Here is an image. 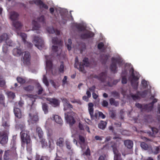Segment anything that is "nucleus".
<instances>
[{"instance_id": "1", "label": "nucleus", "mask_w": 160, "mask_h": 160, "mask_svg": "<svg viewBox=\"0 0 160 160\" xmlns=\"http://www.w3.org/2000/svg\"><path fill=\"white\" fill-rule=\"evenodd\" d=\"M19 14L15 11L11 12L10 14V18L12 21V25L15 28L16 31L18 35L19 34L18 31H20L22 26V24L19 21L15 22L18 19Z\"/></svg>"}, {"instance_id": "2", "label": "nucleus", "mask_w": 160, "mask_h": 160, "mask_svg": "<svg viewBox=\"0 0 160 160\" xmlns=\"http://www.w3.org/2000/svg\"><path fill=\"white\" fill-rule=\"evenodd\" d=\"M16 146L13 145L10 150L5 151L3 156L4 160H17L18 158V155L16 152Z\"/></svg>"}, {"instance_id": "3", "label": "nucleus", "mask_w": 160, "mask_h": 160, "mask_svg": "<svg viewBox=\"0 0 160 160\" xmlns=\"http://www.w3.org/2000/svg\"><path fill=\"white\" fill-rule=\"evenodd\" d=\"M20 136L22 141V146L24 147L25 143H26L27 150L30 151L32 150L30 146L31 139L30 136L25 131H22L20 132Z\"/></svg>"}, {"instance_id": "4", "label": "nucleus", "mask_w": 160, "mask_h": 160, "mask_svg": "<svg viewBox=\"0 0 160 160\" xmlns=\"http://www.w3.org/2000/svg\"><path fill=\"white\" fill-rule=\"evenodd\" d=\"M130 72H131L130 78L132 86L135 89H137L138 86V81L139 79V74L136 71H135L133 68L131 69Z\"/></svg>"}, {"instance_id": "5", "label": "nucleus", "mask_w": 160, "mask_h": 160, "mask_svg": "<svg viewBox=\"0 0 160 160\" xmlns=\"http://www.w3.org/2000/svg\"><path fill=\"white\" fill-rule=\"evenodd\" d=\"M111 62L112 63L110 66V69L112 72L115 73L117 72V64L120 65L122 63V62L120 58L114 57L112 58Z\"/></svg>"}, {"instance_id": "6", "label": "nucleus", "mask_w": 160, "mask_h": 160, "mask_svg": "<svg viewBox=\"0 0 160 160\" xmlns=\"http://www.w3.org/2000/svg\"><path fill=\"white\" fill-rule=\"evenodd\" d=\"M29 119L28 122L32 123L36 122L39 120L37 113L34 108H31L30 112L29 114Z\"/></svg>"}, {"instance_id": "7", "label": "nucleus", "mask_w": 160, "mask_h": 160, "mask_svg": "<svg viewBox=\"0 0 160 160\" xmlns=\"http://www.w3.org/2000/svg\"><path fill=\"white\" fill-rule=\"evenodd\" d=\"M111 145L110 146V148H112L113 152L114 155V160H123L121 158V154L119 152L118 150L117 143L113 141H111Z\"/></svg>"}, {"instance_id": "8", "label": "nucleus", "mask_w": 160, "mask_h": 160, "mask_svg": "<svg viewBox=\"0 0 160 160\" xmlns=\"http://www.w3.org/2000/svg\"><path fill=\"white\" fill-rule=\"evenodd\" d=\"M75 113L73 112H67L65 113V118L70 127L72 126L76 122V120L75 119Z\"/></svg>"}, {"instance_id": "9", "label": "nucleus", "mask_w": 160, "mask_h": 160, "mask_svg": "<svg viewBox=\"0 0 160 160\" xmlns=\"http://www.w3.org/2000/svg\"><path fill=\"white\" fill-rule=\"evenodd\" d=\"M45 17L43 15H42L37 18V21L33 20L32 22L33 25L32 29L33 30H38L40 27V24L38 22H41L43 23H45Z\"/></svg>"}, {"instance_id": "10", "label": "nucleus", "mask_w": 160, "mask_h": 160, "mask_svg": "<svg viewBox=\"0 0 160 160\" xmlns=\"http://www.w3.org/2000/svg\"><path fill=\"white\" fill-rule=\"evenodd\" d=\"M35 46L39 50H41L44 47V42L42 38L39 37L34 36L33 41Z\"/></svg>"}, {"instance_id": "11", "label": "nucleus", "mask_w": 160, "mask_h": 160, "mask_svg": "<svg viewBox=\"0 0 160 160\" xmlns=\"http://www.w3.org/2000/svg\"><path fill=\"white\" fill-rule=\"evenodd\" d=\"M9 132H8L0 131V143L2 145L7 143L8 141V135Z\"/></svg>"}, {"instance_id": "12", "label": "nucleus", "mask_w": 160, "mask_h": 160, "mask_svg": "<svg viewBox=\"0 0 160 160\" xmlns=\"http://www.w3.org/2000/svg\"><path fill=\"white\" fill-rule=\"evenodd\" d=\"M31 56L30 53L28 51L24 52L22 62L25 65L29 66L30 64Z\"/></svg>"}, {"instance_id": "13", "label": "nucleus", "mask_w": 160, "mask_h": 160, "mask_svg": "<svg viewBox=\"0 0 160 160\" xmlns=\"http://www.w3.org/2000/svg\"><path fill=\"white\" fill-rule=\"evenodd\" d=\"M94 35V33L92 32L88 31L85 33L81 34L80 37L82 39H86L92 38Z\"/></svg>"}, {"instance_id": "14", "label": "nucleus", "mask_w": 160, "mask_h": 160, "mask_svg": "<svg viewBox=\"0 0 160 160\" xmlns=\"http://www.w3.org/2000/svg\"><path fill=\"white\" fill-rule=\"evenodd\" d=\"M47 100L49 103L54 107L58 106L59 105V100L55 98H47Z\"/></svg>"}, {"instance_id": "15", "label": "nucleus", "mask_w": 160, "mask_h": 160, "mask_svg": "<svg viewBox=\"0 0 160 160\" xmlns=\"http://www.w3.org/2000/svg\"><path fill=\"white\" fill-rule=\"evenodd\" d=\"M34 3L37 5L40 6V8H43L46 9H48V7L46 4L43 3V2L41 0H33Z\"/></svg>"}, {"instance_id": "16", "label": "nucleus", "mask_w": 160, "mask_h": 160, "mask_svg": "<svg viewBox=\"0 0 160 160\" xmlns=\"http://www.w3.org/2000/svg\"><path fill=\"white\" fill-rule=\"evenodd\" d=\"M13 43L12 41L9 40L6 42V43L3 45L2 47V51L5 53H7L8 51V46H12Z\"/></svg>"}, {"instance_id": "17", "label": "nucleus", "mask_w": 160, "mask_h": 160, "mask_svg": "<svg viewBox=\"0 0 160 160\" xmlns=\"http://www.w3.org/2000/svg\"><path fill=\"white\" fill-rule=\"evenodd\" d=\"M107 77L106 73L105 72H102L99 74V80L102 82H104Z\"/></svg>"}, {"instance_id": "18", "label": "nucleus", "mask_w": 160, "mask_h": 160, "mask_svg": "<svg viewBox=\"0 0 160 160\" xmlns=\"http://www.w3.org/2000/svg\"><path fill=\"white\" fill-rule=\"evenodd\" d=\"M52 41L53 44L58 45L62 47V42L60 39H59L57 37L52 38Z\"/></svg>"}, {"instance_id": "19", "label": "nucleus", "mask_w": 160, "mask_h": 160, "mask_svg": "<svg viewBox=\"0 0 160 160\" xmlns=\"http://www.w3.org/2000/svg\"><path fill=\"white\" fill-rule=\"evenodd\" d=\"M2 126L4 128L2 129L1 131L9 132L10 125L8 122L7 121L3 122L2 124Z\"/></svg>"}, {"instance_id": "20", "label": "nucleus", "mask_w": 160, "mask_h": 160, "mask_svg": "<svg viewBox=\"0 0 160 160\" xmlns=\"http://www.w3.org/2000/svg\"><path fill=\"white\" fill-rule=\"evenodd\" d=\"M124 143L125 146L128 149L132 148L133 146V142L129 140H125Z\"/></svg>"}, {"instance_id": "21", "label": "nucleus", "mask_w": 160, "mask_h": 160, "mask_svg": "<svg viewBox=\"0 0 160 160\" xmlns=\"http://www.w3.org/2000/svg\"><path fill=\"white\" fill-rule=\"evenodd\" d=\"M13 54L16 56H19L22 53L21 49L19 48H15L12 50Z\"/></svg>"}, {"instance_id": "22", "label": "nucleus", "mask_w": 160, "mask_h": 160, "mask_svg": "<svg viewBox=\"0 0 160 160\" xmlns=\"http://www.w3.org/2000/svg\"><path fill=\"white\" fill-rule=\"evenodd\" d=\"M14 112L16 117L18 118H20L22 117V113L21 110L17 108H14Z\"/></svg>"}, {"instance_id": "23", "label": "nucleus", "mask_w": 160, "mask_h": 160, "mask_svg": "<svg viewBox=\"0 0 160 160\" xmlns=\"http://www.w3.org/2000/svg\"><path fill=\"white\" fill-rule=\"evenodd\" d=\"M63 101L64 102V111L66 110L67 109V108H72L73 106L72 105L70 104L68 101L66 99H63Z\"/></svg>"}, {"instance_id": "24", "label": "nucleus", "mask_w": 160, "mask_h": 160, "mask_svg": "<svg viewBox=\"0 0 160 160\" xmlns=\"http://www.w3.org/2000/svg\"><path fill=\"white\" fill-rule=\"evenodd\" d=\"M53 118L54 120L56 123L61 125L62 124L63 121L60 116L56 115L54 116Z\"/></svg>"}, {"instance_id": "25", "label": "nucleus", "mask_w": 160, "mask_h": 160, "mask_svg": "<svg viewBox=\"0 0 160 160\" xmlns=\"http://www.w3.org/2000/svg\"><path fill=\"white\" fill-rule=\"evenodd\" d=\"M40 142L41 145V147L42 148H45L48 146V143L45 138H39Z\"/></svg>"}, {"instance_id": "26", "label": "nucleus", "mask_w": 160, "mask_h": 160, "mask_svg": "<svg viewBox=\"0 0 160 160\" xmlns=\"http://www.w3.org/2000/svg\"><path fill=\"white\" fill-rule=\"evenodd\" d=\"M88 110L89 111V114L91 117H92V114L94 112L93 104L92 102H90L88 104Z\"/></svg>"}, {"instance_id": "27", "label": "nucleus", "mask_w": 160, "mask_h": 160, "mask_svg": "<svg viewBox=\"0 0 160 160\" xmlns=\"http://www.w3.org/2000/svg\"><path fill=\"white\" fill-rule=\"evenodd\" d=\"M150 103L148 104H144L143 106V109L144 110L147 111L148 112H150L152 111L153 108V106L152 105L150 106Z\"/></svg>"}, {"instance_id": "28", "label": "nucleus", "mask_w": 160, "mask_h": 160, "mask_svg": "<svg viewBox=\"0 0 160 160\" xmlns=\"http://www.w3.org/2000/svg\"><path fill=\"white\" fill-rule=\"evenodd\" d=\"M36 132L38 134L39 138H43V132L42 129L39 127L37 128L36 129Z\"/></svg>"}, {"instance_id": "29", "label": "nucleus", "mask_w": 160, "mask_h": 160, "mask_svg": "<svg viewBox=\"0 0 160 160\" xmlns=\"http://www.w3.org/2000/svg\"><path fill=\"white\" fill-rule=\"evenodd\" d=\"M64 139L63 138H60L58 139L56 142V144L60 147L62 148L64 145Z\"/></svg>"}, {"instance_id": "30", "label": "nucleus", "mask_w": 160, "mask_h": 160, "mask_svg": "<svg viewBox=\"0 0 160 160\" xmlns=\"http://www.w3.org/2000/svg\"><path fill=\"white\" fill-rule=\"evenodd\" d=\"M148 90H145L142 92L137 91V94L142 98H145L148 93Z\"/></svg>"}, {"instance_id": "31", "label": "nucleus", "mask_w": 160, "mask_h": 160, "mask_svg": "<svg viewBox=\"0 0 160 160\" xmlns=\"http://www.w3.org/2000/svg\"><path fill=\"white\" fill-rule=\"evenodd\" d=\"M8 38V35L6 33H3L2 35H0V43L2 42L7 40Z\"/></svg>"}, {"instance_id": "32", "label": "nucleus", "mask_w": 160, "mask_h": 160, "mask_svg": "<svg viewBox=\"0 0 160 160\" xmlns=\"http://www.w3.org/2000/svg\"><path fill=\"white\" fill-rule=\"evenodd\" d=\"M109 102L111 105L114 106L116 107L119 105V103L118 101H116L115 99L113 98H111L109 99Z\"/></svg>"}, {"instance_id": "33", "label": "nucleus", "mask_w": 160, "mask_h": 160, "mask_svg": "<svg viewBox=\"0 0 160 160\" xmlns=\"http://www.w3.org/2000/svg\"><path fill=\"white\" fill-rule=\"evenodd\" d=\"M110 148V146L109 143H108L105 145H104L101 148L102 151L105 152H107L108 150Z\"/></svg>"}, {"instance_id": "34", "label": "nucleus", "mask_w": 160, "mask_h": 160, "mask_svg": "<svg viewBox=\"0 0 160 160\" xmlns=\"http://www.w3.org/2000/svg\"><path fill=\"white\" fill-rule=\"evenodd\" d=\"M24 89L28 92H31L33 91L34 88V86L32 85H29L23 88Z\"/></svg>"}, {"instance_id": "35", "label": "nucleus", "mask_w": 160, "mask_h": 160, "mask_svg": "<svg viewBox=\"0 0 160 160\" xmlns=\"http://www.w3.org/2000/svg\"><path fill=\"white\" fill-rule=\"evenodd\" d=\"M27 96L30 98L32 101V105L31 106V108H33V104L34 102H35V98L36 97V95H34L32 94H28L27 95Z\"/></svg>"}, {"instance_id": "36", "label": "nucleus", "mask_w": 160, "mask_h": 160, "mask_svg": "<svg viewBox=\"0 0 160 160\" xmlns=\"http://www.w3.org/2000/svg\"><path fill=\"white\" fill-rule=\"evenodd\" d=\"M107 123L106 122L101 121L98 124V128L101 129H103L105 128Z\"/></svg>"}, {"instance_id": "37", "label": "nucleus", "mask_w": 160, "mask_h": 160, "mask_svg": "<svg viewBox=\"0 0 160 160\" xmlns=\"http://www.w3.org/2000/svg\"><path fill=\"white\" fill-rule=\"evenodd\" d=\"M46 58L47 59L46 62V65L47 67L49 69H51L52 67V63L51 60L47 59V56H46Z\"/></svg>"}, {"instance_id": "38", "label": "nucleus", "mask_w": 160, "mask_h": 160, "mask_svg": "<svg viewBox=\"0 0 160 160\" xmlns=\"http://www.w3.org/2000/svg\"><path fill=\"white\" fill-rule=\"evenodd\" d=\"M76 28L79 31H84L85 30V28L81 24H77L75 25Z\"/></svg>"}, {"instance_id": "39", "label": "nucleus", "mask_w": 160, "mask_h": 160, "mask_svg": "<svg viewBox=\"0 0 160 160\" xmlns=\"http://www.w3.org/2000/svg\"><path fill=\"white\" fill-rule=\"evenodd\" d=\"M50 82L52 85L56 89L58 88L60 86V84L58 82H54L53 80H51Z\"/></svg>"}, {"instance_id": "40", "label": "nucleus", "mask_w": 160, "mask_h": 160, "mask_svg": "<svg viewBox=\"0 0 160 160\" xmlns=\"http://www.w3.org/2000/svg\"><path fill=\"white\" fill-rule=\"evenodd\" d=\"M42 109L45 114H46L48 112V105L46 103H44L42 104Z\"/></svg>"}, {"instance_id": "41", "label": "nucleus", "mask_w": 160, "mask_h": 160, "mask_svg": "<svg viewBox=\"0 0 160 160\" xmlns=\"http://www.w3.org/2000/svg\"><path fill=\"white\" fill-rule=\"evenodd\" d=\"M120 80L116 79L113 81V82L111 83L110 82H107V85L110 87H112L113 85H116L119 81Z\"/></svg>"}, {"instance_id": "42", "label": "nucleus", "mask_w": 160, "mask_h": 160, "mask_svg": "<svg viewBox=\"0 0 160 160\" xmlns=\"http://www.w3.org/2000/svg\"><path fill=\"white\" fill-rule=\"evenodd\" d=\"M79 143L82 147L81 146L82 144H84L85 143V140L84 138L82 135L79 136Z\"/></svg>"}, {"instance_id": "43", "label": "nucleus", "mask_w": 160, "mask_h": 160, "mask_svg": "<svg viewBox=\"0 0 160 160\" xmlns=\"http://www.w3.org/2000/svg\"><path fill=\"white\" fill-rule=\"evenodd\" d=\"M83 63L85 66L86 67H88L89 65V62L88 61V59L87 57L84 58L83 60Z\"/></svg>"}, {"instance_id": "44", "label": "nucleus", "mask_w": 160, "mask_h": 160, "mask_svg": "<svg viewBox=\"0 0 160 160\" xmlns=\"http://www.w3.org/2000/svg\"><path fill=\"white\" fill-rule=\"evenodd\" d=\"M5 97L2 94H0V104L2 105L4 107L5 106V103L4 102Z\"/></svg>"}, {"instance_id": "45", "label": "nucleus", "mask_w": 160, "mask_h": 160, "mask_svg": "<svg viewBox=\"0 0 160 160\" xmlns=\"http://www.w3.org/2000/svg\"><path fill=\"white\" fill-rule=\"evenodd\" d=\"M59 72L61 73H63L64 70V66L63 63L62 62H61V64L58 68Z\"/></svg>"}, {"instance_id": "46", "label": "nucleus", "mask_w": 160, "mask_h": 160, "mask_svg": "<svg viewBox=\"0 0 160 160\" xmlns=\"http://www.w3.org/2000/svg\"><path fill=\"white\" fill-rule=\"evenodd\" d=\"M6 82L2 76L0 75V87H3L5 84Z\"/></svg>"}, {"instance_id": "47", "label": "nucleus", "mask_w": 160, "mask_h": 160, "mask_svg": "<svg viewBox=\"0 0 160 160\" xmlns=\"http://www.w3.org/2000/svg\"><path fill=\"white\" fill-rule=\"evenodd\" d=\"M130 95L132 99L134 100H136L140 98L139 95L137 93L136 94H134L132 93H130Z\"/></svg>"}, {"instance_id": "48", "label": "nucleus", "mask_w": 160, "mask_h": 160, "mask_svg": "<svg viewBox=\"0 0 160 160\" xmlns=\"http://www.w3.org/2000/svg\"><path fill=\"white\" fill-rule=\"evenodd\" d=\"M140 146L142 148L145 150H147L148 148V145L145 142H142L141 143Z\"/></svg>"}, {"instance_id": "49", "label": "nucleus", "mask_w": 160, "mask_h": 160, "mask_svg": "<svg viewBox=\"0 0 160 160\" xmlns=\"http://www.w3.org/2000/svg\"><path fill=\"white\" fill-rule=\"evenodd\" d=\"M17 80L18 82L20 84H23L26 82L25 79L20 77H17Z\"/></svg>"}, {"instance_id": "50", "label": "nucleus", "mask_w": 160, "mask_h": 160, "mask_svg": "<svg viewBox=\"0 0 160 160\" xmlns=\"http://www.w3.org/2000/svg\"><path fill=\"white\" fill-rule=\"evenodd\" d=\"M37 88L38 90L37 92L38 94V95L41 94L43 91V88L39 84L38 85Z\"/></svg>"}, {"instance_id": "51", "label": "nucleus", "mask_w": 160, "mask_h": 160, "mask_svg": "<svg viewBox=\"0 0 160 160\" xmlns=\"http://www.w3.org/2000/svg\"><path fill=\"white\" fill-rule=\"evenodd\" d=\"M7 95L9 98L12 99H13L15 96V93L11 91L8 92Z\"/></svg>"}, {"instance_id": "52", "label": "nucleus", "mask_w": 160, "mask_h": 160, "mask_svg": "<svg viewBox=\"0 0 160 160\" xmlns=\"http://www.w3.org/2000/svg\"><path fill=\"white\" fill-rule=\"evenodd\" d=\"M92 117H91L92 120L97 119L99 117V112L96 111L94 115H93V113L92 114Z\"/></svg>"}, {"instance_id": "53", "label": "nucleus", "mask_w": 160, "mask_h": 160, "mask_svg": "<svg viewBox=\"0 0 160 160\" xmlns=\"http://www.w3.org/2000/svg\"><path fill=\"white\" fill-rule=\"evenodd\" d=\"M20 36L21 37L22 39V41L24 43L26 42V39L27 38V35L24 33H21Z\"/></svg>"}, {"instance_id": "54", "label": "nucleus", "mask_w": 160, "mask_h": 160, "mask_svg": "<svg viewBox=\"0 0 160 160\" xmlns=\"http://www.w3.org/2000/svg\"><path fill=\"white\" fill-rule=\"evenodd\" d=\"M48 147L52 149L54 148V143L53 140H52V142L49 140L48 142Z\"/></svg>"}, {"instance_id": "55", "label": "nucleus", "mask_w": 160, "mask_h": 160, "mask_svg": "<svg viewBox=\"0 0 160 160\" xmlns=\"http://www.w3.org/2000/svg\"><path fill=\"white\" fill-rule=\"evenodd\" d=\"M43 82L47 86H49V84L48 82L46 77L45 75L43 76Z\"/></svg>"}, {"instance_id": "56", "label": "nucleus", "mask_w": 160, "mask_h": 160, "mask_svg": "<svg viewBox=\"0 0 160 160\" xmlns=\"http://www.w3.org/2000/svg\"><path fill=\"white\" fill-rule=\"evenodd\" d=\"M141 83L143 88H146L148 86L147 81L145 80H142L141 82Z\"/></svg>"}, {"instance_id": "57", "label": "nucleus", "mask_w": 160, "mask_h": 160, "mask_svg": "<svg viewBox=\"0 0 160 160\" xmlns=\"http://www.w3.org/2000/svg\"><path fill=\"white\" fill-rule=\"evenodd\" d=\"M144 104L142 105L139 103H136L135 104V106L138 108L140 109L142 111L144 110L143 109V106Z\"/></svg>"}, {"instance_id": "58", "label": "nucleus", "mask_w": 160, "mask_h": 160, "mask_svg": "<svg viewBox=\"0 0 160 160\" xmlns=\"http://www.w3.org/2000/svg\"><path fill=\"white\" fill-rule=\"evenodd\" d=\"M85 65L82 63L81 62L79 64V70L80 71L82 72H84V66Z\"/></svg>"}, {"instance_id": "59", "label": "nucleus", "mask_w": 160, "mask_h": 160, "mask_svg": "<svg viewBox=\"0 0 160 160\" xmlns=\"http://www.w3.org/2000/svg\"><path fill=\"white\" fill-rule=\"evenodd\" d=\"M65 144L67 148L68 149L70 150L72 148V146L71 145L70 142L68 140H66L65 141Z\"/></svg>"}, {"instance_id": "60", "label": "nucleus", "mask_w": 160, "mask_h": 160, "mask_svg": "<svg viewBox=\"0 0 160 160\" xmlns=\"http://www.w3.org/2000/svg\"><path fill=\"white\" fill-rule=\"evenodd\" d=\"M46 158V157L44 156H42L40 158L39 155H37L35 160H44Z\"/></svg>"}, {"instance_id": "61", "label": "nucleus", "mask_w": 160, "mask_h": 160, "mask_svg": "<svg viewBox=\"0 0 160 160\" xmlns=\"http://www.w3.org/2000/svg\"><path fill=\"white\" fill-rule=\"evenodd\" d=\"M67 77L66 76H64V78L62 80V85L64 86L65 84H68V82L67 81Z\"/></svg>"}, {"instance_id": "62", "label": "nucleus", "mask_w": 160, "mask_h": 160, "mask_svg": "<svg viewBox=\"0 0 160 160\" xmlns=\"http://www.w3.org/2000/svg\"><path fill=\"white\" fill-rule=\"evenodd\" d=\"M127 80L126 76H122V82L123 84H125L127 83Z\"/></svg>"}, {"instance_id": "63", "label": "nucleus", "mask_w": 160, "mask_h": 160, "mask_svg": "<svg viewBox=\"0 0 160 160\" xmlns=\"http://www.w3.org/2000/svg\"><path fill=\"white\" fill-rule=\"evenodd\" d=\"M155 149V150L154 152V153L156 154H157L159 152L160 150V146L156 147Z\"/></svg>"}, {"instance_id": "64", "label": "nucleus", "mask_w": 160, "mask_h": 160, "mask_svg": "<svg viewBox=\"0 0 160 160\" xmlns=\"http://www.w3.org/2000/svg\"><path fill=\"white\" fill-rule=\"evenodd\" d=\"M152 132L153 134H156L158 131V129L154 127H152Z\"/></svg>"}]
</instances>
